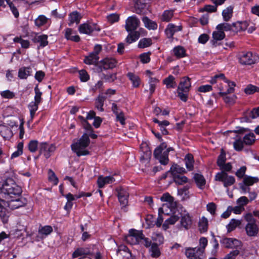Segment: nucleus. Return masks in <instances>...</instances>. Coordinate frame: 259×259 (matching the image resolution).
Masks as SVG:
<instances>
[{
  "mask_svg": "<svg viewBox=\"0 0 259 259\" xmlns=\"http://www.w3.org/2000/svg\"><path fill=\"white\" fill-rule=\"evenodd\" d=\"M89 137L95 139L98 136L93 133V132H90L88 134L84 133L79 140L71 144V149L77 156L80 157L90 154V151L86 149L90 143Z\"/></svg>",
  "mask_w": 259,
  "mask_h": 259,
  "instance_id": "1",
  "label": "nucleus"
},
{
  "mask_svg": "<svg viewBox=\"0 0 259 259\" xmlns=\"http://www.w3.org/2000/svg\"><path fill=\"white\" fill-rule=\"evenodd\" d=\"M125 241L131 245L140 244L146 248L150 247L151 245V240L145 237L142 231L131 229L129 234L125 237Z\"/></svg>",
  "mask_w": 259,
  "mask_h": 259,
  "instance_id": "2",
  "label": "nucleus"
},
{
  "mask_svg": "<svg viewBox=\"0 0 259 259\" xmlns=\"http://www.w3.org/2000/svg\"><path fill=\"white\" fill-rule=\"evenodd\" d=\"M0 190L2 193L10 196H19L22 193L21 188L19 186L12 178H7L3 182L0 183Z\"/></svg>",
  "mask_w": 259,
  "mask_h": 259,
  "instance_id": "3",
  "label": "nucleus"
},
{
  "mask_svg": "<svg viewBox=\"0 0 259 259\" xmlns=\"http://www.w3.org/2000/svg\"><path fill=\"white\" fill-rule=\"evenodd\" d=\"M174 150L172 147L167 148V144L163 142L155 149L153 155L161 164L166 165L169 161V152Z\"/></svg>",
  "mask_w": 259,
  "mask_h": 259,
  "instance_id": "4",
  "label": "nucleus"
},
{
  "mask_svg": "<svg viewBox=\"0 0 259 259\" xmlns=\"http://www.w3.org/2000/svg\"><path fill=\"white\" fill-rule=\"evenodd\" d=\"M191 87L190 78L187 76L183 77L178 85L177 93L180 99L186 102L188 99V94Z\"/></svg>",
  "mask_w": 259,
  "mask_h": 259,
  "instance_id": "5",
  "label": "nucleus"
},
{
  "mask_svg": "<svg viewBox=\"0 0 259 259\" xmlns=\"http://www.w3.org/2000/svg\"><path fill=\"white\" fill-rule=\"evenodd\" d=\"M235 86L234 82H229L228 83V89L226 92H223V89H220L221 92H219V95L223 97L224 100L226 103L232 105L236 101V97L235 95H232L231 96H228V94H231L234 92V87Z\"/></svg>",
  "mask_w": 259,
  "mask_h": 259,
  "instance_id": "6",
  "label": "nucleus"
},
{
  "mask_svg": "<svg viewBox=\"0 0 259 259\" xmlns=\"http://www.w3.org/2000/svg\"><path fill=\"white\" fill-rule=\"evenodd\" d=\"M214 180L223 183L225 187H228L234 184L235 179L234 177L229 176L226 172H218L215 176Z\"/></svg>",
  "mask_w": 259,
  "mask_h": 259,
  "instance_id": "7",
  "label": "nucleus"
},
{
  "mask_svg": "<svg viewBox=\"0 0 259 259\" xmlns=\"http://www.w3.org/2000/svg\"><path fill=\"white\" fill-rule=\"evenodd\" d=\"M117 64L116 60L113 58H106L101 60L97 65L99 72L114 68Z\"/></svg>",
  "mask_w": 259,
  "mask_h": 259,
  "instance_id": "8",
  "label": "nucleus"
},
{
  "mask_svg": "<svg viewBox=\"0 0 259 259\" xmlns=\"http://www.w3.org/2000/svg\"><path fill=\"white\" fill-rule=\"evenodd\" d=\"M55 149L56 147L54 144H49L47 142H42L39 145V154H44L46 158H49Z\"/></svg>",
  "mask_w": 259,
  "mask_h": 259,
  "instance_id": "9",
  "label": "nucleus"
},
{
  "mask_svg": "<svg viewBox=\"0 0 259 259\" xmlns=\"http://www.w3.org/2000/svg\"><path fill=\"white\" fill-rule=\"evenodd\" d=\"M140 25V20L135 16L127 18L125 21V28L127 32L136 31V30Z\"/></svg>",
  "mask_w": 259,
  "mask_h": 259,
  "instance_id": "10",
  "label": "nucleus"
},
{
  "mask_svg": "<svg viewBox=\"0 0 259 259\" xmlns=\"http://www.w3.org/2000/svg\"><path fill=\"white\" fill-rule=\"evenodd\" d=\"M78 30L80 33L90 34L95 31H100V28L97 24L85 23L79 26Z\"/></svg>",
  "mask_w": 259,
  "mask_h": 259,
  "instance_id": "11",
  "label": "nucleus"
},
{
  "mask_svg": "<svg viewBox=\"0 0 259 259\" xmlns=\"http://www.w3.org/2000/svg\"><path fill=\"white\" fill-rule=\"evenodd\" d=\"M185 254L189 259H202L204 256L197 247H186Z\"/></svg>",
  "mask_w": 259,
  "mask_h": 259,
  "instance_id": "12",
  "label": "nucleus"
},
{
  "mask_svg": "<svg viewBox=\"0 0 259 259\" xmlns=\"http://www.w3.org/2000/svg\"><path fill=\"white\" fill-rule=\"evenodd\" d=\"M117 193V197L120 204L123 206H126L128 203V198L129 197V193L126 188L122 187H118L116 189Z\"/></svg>",
  "mask_w": 259,
  "mask_h": 259,
  "instance_id": "13",
  "label": "nucleus"
},
{
  "mask_svg": "<svg viewBox=\"0 0 259 259\" xmlns=\"http://www.w3.org/2000/svg\"><path fill=\"white\" fill-rule=\"evenodd\" d=\"M239 62L243 65H251L254 63L255 61L253 58L252 53L248 52L242 53L240 57Z\"/></svg>",
  "mask_w": 259,
  "mask_h": 259,
  "instance_id": "14",
  "label": "nucleus"
},
{
  "mask_svg": "<svg viewBox=\"0 0 259 259\" xmlns=\"http://www.w3.org/2000/svg\"><path fill=\"white\" fill-rule=\"evenodd\" d=\"M221 243L225 247L229 248H237L241 246V242L233 238H224Z\"/></svg>",
  "mask_w": 259,
  "mask_h": 259,
  "instance_id": "15",
  "label": "nucleus"
},
{
  "mask_svg": "<svg viewBox=\"0 0 259 259\" xmlns=\"http://www.w3.org/2000/svg\"><path fill=\"white\" fill-rule=\"evenodd\" d=\"M48 35L46 34L36 35L33 37L32 40L33 42L39 44L37 49H39L41 48L45 47L48 45Z\"/></svg>",
  "mask_w": 259,
  "mask_h": 259,
  "instance_id": "16",
  "label": "nucleus"
},
{
  "mask_svg": "<svg viewBox=\"0 0 259 259\" xmlns=\"http://www.w3.org/2000/svg\"><path fill=\"white\" fill-rule=\"evenodd\" d=\"M180 224L181 227L185 229L188 230L191 227L192 219L188 213L181 214Z\"/></svg>",
  "mask_w": 259,
  "mask_h": 259,
  "instance_id": "17",
  "label": "nucleus"
},
{
  "mask_svg": "<svg viewBox=\"0 0 259 259\" xmlns=\"http://www.w3.org/2000/svg\"><path fill=\"white\" fill-rule=\"evenodd\" d=\"M182 30V26L181 25L177 26L174 24H169L166 29L165 33L168 38H171L173 37L174 34Z\"/></svg>",
  "mask_w": 259,
  "mask_h": 259,
  "instance_id": "18",
  "label": "nucleus"
},
{
  "mask_svg": "<svg viewBox=\"0 0 259 259\" xmlns=\"http://www.w3.org/2000/svg\"><path fill=\"white\" fill-rule=\"evenodd\" d=\"M246 234L249 236H254L258 232V227L256 223H247L245 226Z\"/></svg>",
  "mask_w": 259,
  "mask_h": 259,
  "instance_id": "19",
  "label": "nucleus"
},
{
  "mask_svg": "<svg viewBox=\"0 0 259 259\" xmlns=\"http://www.w3.org/2000/svg\"><path fill=\"white\" fill-rule=\"evenodd\" d=\"M115 179L112 176H100L98 178L97 184L100 188H103L106 184H111L115 182Z\"/></svg>",
  "mask_w": 259,
  "mask_h": 259,
  "instance_id": "20",
  "label": "nucleus"
},
{
  "mask_svg": "<svg viewBox=\"0 0 259 259\" xmlns=\"http://www.w3.org/2000/svg\"><path fill=\"white\" fill-rule=\"evenodd\" d=\"M225 37V34L224 32H223L221 30H217V31L213 32V40H211L212 45L214 47H216L219 45L217 41L223 39Z\"/></svg>",
  "mask_w": 259,
  "mask_h": 259,
  "instance_id": "21",
  "label": "nucleus"
},
{
  "mask_svg": "<svg viewBox=\"0 0 259 259\" xmlns=\"http://www.w3.org/2000/svg\"><path fill=\"white\" fill-rule=\"evenodd\" d=\"M8 207L11 209H15L23 206L25 203L22 201V199L17 198L15 199H11L8 201Z\"/></svg>",
  "mask_w": 259,
  "mask_h": 259,
  "instance_id": "22",
  "label": "nucleus"
},
{
  "mask_svg": "<svg viewBox=\"0 0 259 259\" xmlns=\"http://www.w3.org/2000/svg\"><path fill=\"white\" fill-rule=\"evenodd\" d=\"M160 200L162 201L168 202L171 209L176 207L177 203L174 201V198L168 193H164L161 197Z\"/></svg>",
  "mask_w": 259,
  "mask_h": 259,
  "instance_id": "23",
  "label": "nucleus"
},
{
  "mask_svg": "<svg viewBox=\"0 0 259 259\" xmlns=\"http://www.w3.org/2000/svg\"><path fill=\"white\" fill-rule=\"evenodd\" d=\"M153 121L158 124V126L160 128V130L161 131V132L163 135H166L168 134V132L167 130L165 128V126H166L169 124V122L168 121H167V120L160 121V120H158L157 118H153Z\"/></svg>",
  "mask_w": 259,
  "mask_h": 259,
  "instance_id": "24",
  "label": "nucleus"
},
{
  "mask_svg": "<svg viewBox=\"0 0 259 259\" xmlns=\"http://www.w3.org/2000/svg\"><path fill=\"white\" fill-rule=\"evenodd\" d=\"M32 70L30 67H23L19 69L18 77L21 79H26L28 76L31 75Z\"/></svg>",
  "mask_w": 259,
  "mask_h": 259,
  "instance_id": "25",
  "label": "nucleus"
},
{
  "mask_svg": "<svg viewBox=\"0 0 259 259\" xmlns=\"http://www.w3.org/2000/svg\"><path fill=\"white\" fill-rule=\"evenodd\" d=\"M142 20L144 24L145 27L147 29L149 30H155L157 28V23L155 21L150 20L147 16L143 17Z\"/></svg>",
  "mask_w": 259,
  "mask_h": 259,
  "instance_id": "26",
  "label": "nucleus"
},
{
  "mask_svg": "<svg viewBox=\"0 0 259 259\" xmlns=\"http://www.w3.org/2000/svg\"><path fill=\"white\" fill-rule=\"evenodd\" d=\"M134 2L135 12L138 14H141L146 6V3L143 0H134Z\"/></svg>",
  "mask_w": 259,
  "mask_h": 259,
  "instance_id": "27",
  "label": "nucleus"
},
{
  "mask_svg": "<svg viewBox=\"0 0 259 259\" xmlns=\"http://www.w3.org/2000/svg\"><path fill=\"white\" fill-rule=\"evenodd\" d=\"M129 33L125 38V41L127 44H130L137 40L140 36L139 31H130Z\"/></svg>",
  "mask_w": 259,
  "mask_h": 259,
  "instance_id": "28",
  "label": "nucleus"
},
{
  "mask_svg": "<svg viewBox=\"0 0 259 259\" xmlns=\"http://www.w3.org/2000/svg\"><path fill=\"white\" fill-rule=\"evenodd\" d=\"M127 76L132 83V85L134 88H138L140 86L141 83V79L139 76L135 74L128 72L127 74Z\"/></svg>",
  "mask_w": 259,
  "mask_h": 259,
  "instance_id": "29",
  "label": "nucleus"
},
{
  "mask_svg": "<svg viewBox=\"0 0 259 259\" xmlns=\"http://www.w3.org/2000/svg\"><path fill=\"white\" fill-rule=\"evenodd\" d=\"M79 256H93V254L92 253L90 252L89 251L82 248H78L76 249L72 254V257L76 258L78 257Z\"/></svg>",
  "mask_w": 259,
  "mask_h": 259,
  "instance_id": "30",
  "label": "nucleus"
},
{
  "mask_svg": "<svg viewBox=\"0 0 259 259\" xmlns=\"http://www.w3.org/2000/svg\"><path fill=\"white\" fill-rule=\"evenodd\" d=\"M72 29L67 28L65 30V37L68 40H71L73 41L78 42L80 40V37L77 35H72V34H75Z\"/></svg>",
  "mask_w": 259,
  "mask_h": 259,
  "instance_id": "31",
  "label": "nucleus"
},
{
  "mask_svg": "<svg viewBox=\"0 0 259 259\" xmlns=\"http://www.w3.org/2000/svg\"><path fill=\"white\" fill-rule=\"evenodd\" d=\"M169 171L172 176L179 175L186 172V170L184 167H181L177 164H174L170 167Z\"/></svg>",
  "mask_w": 259,
  "mask_h": 259,
  "instance_id": "32",
  "label": "nucleus"
},
{
  "mask_svg": "<svg viewBox=\"0 0 259 259\" xmlns=\"http://www.w3.org/2000/svg\"><path fill=\"white\" fill-rule=\"evenodd\" d=\"M106 99V97L99 95L95 100V107L100 111L103 112L104 111L103 105Z\"/></svg>",
  "mask_w": 259,
  "mask_h": 259,
  "instance_id": "33",
  "label": "nucleus"
},
{
  "mask_svg": "<svg viewBox=\"0 0 259 259\" xmlns=\"http://www.w3.org/2000/svg\"><path fill=\"white\" fill-rule=\"evenodd\" d=\"M80 19L81 17L77 12H73L69 15V23L68 25L71 26L74 23H76L77 24L79 23Z\"/></svg>",
  "mask_w": 259,
  "mask_h": 259,
  "instance_id": "34",
  "label": "nucleus"
},
{
  "mask_svg": "<svg viewBox=\"0 0 259 259\" xmlns=\"http://www.w3.org/2000/svg\"><path fill=\"white\" fill-rule=\"evenodd\" d=\"M99 56L96 55L93 53H91L88 56H86L84 59V62L88 65L96 64L99 60Z\"/></svg>",
  "mask_w": 259,
  "mask_h": 259,
  "instance_id": "35",
  "label": "nucleus"
},
{
  "mask_svg": "<svg viewBox=\"0 0 259 259\" xmlns=\"http://www.w3.org/2000/svg\"><path fill=\"white\" fill-rule=\"evenodd\" d=\"M163 83L166 85L167 88H175L177 87V83L175 81V78L171 75L163 80Z\"/></svg>",
  "mask_w": 259,
  "mask_h": 259,
  "instance_id": "36",
  "label": "nucleus"
},
{
  "mask_svg": "<svg viewBox=\"0 0 259 259\" xmlns=\"http://www.w3.org/2000/svg\"><path fill=\"white\" fill-rule=\"evenodd\" d=\"M173 53L178 58H183L186 56L185 49L181 46L175 47L173 49Z\"/></svg>",
  "mask_w": 259,
  "mask_h": 259,
  "instance_id": "37",
  "label": "nucleus"
},
{
  "mask_svg": "<svg viewBox=\"0 0 259 259\" xmlns=\"http://www.w3.org/2000/svg\"><path fill=\"white\" fill-rule=\"evenodd\" d=\"M50 19L44 15L39 16L35 20V24L36 26L40 27L50 23Z\"/></svg>",
  "mask_w": 259,
  "mask_h": 259,
  "instance_id": "38",
  "label": "nucleus"
},
{
  "mask_svg": "<svg viewBox=\"0 0 259 259\" xmlns=\"http://www.w3.org/2000/svg\"><path fill=\"white\" fill-rule=\"evenodd\" d=\"M194 179L198 187L202 189L206 183L204 177L201 175L196 174L194 175Z\"/></svg>",
  "mask_w": 259,
  "mask_h": 259,
  "instance_id": "39",
  "label": "nucleus"
},
{
  "mask_svg": "<svg viewBox=\"0 0 259 259\" xmlns=\"http://www.w3.org/2000/svg\"><path fill=\"white\" fill-rule=\"evenodd\" d=\"M150 247H151L149 250L151 256L153 257H159L161 253L158 245L155 243H151Z\"/></svg>",
  "mask_w": 259,
  "mask_h": 259,
  "instance_id": "40",
  "label": "nucleus"
},
{
  "mask_svg": "<svg viewBox=\"0 0 259 259\" xmlns=\"http://www.w3.org/2000/svg\"><path fill=\"white\" fill-rule=\"evenodd\" d=\"M174 16V10H165L160 18L162 21L163 22H169L171 20V18Z\"/></svg>",
  "mask_w": 259,
  "mask_h": 259,
  "instance_id": "41",
  "label": "nucleus"
},
{
  "mask_svg": "<svg viewBox=\"0 0 259 259\" xmlns=\"http://www.w3.org/2000/svg\"><path fill=\"white\" fill-rule=\"evenodd\" d=\"M233 10V7L232 6H229L223 11L222 16L224 21L226 22L229 21V20L232 17Z\"/></svg>",
  "mask_w": 259,
  "mask_h": 259,
  "instance_id": "42",
  "label": "nucleus"
},
{
  "mask_svg": "<svg viewBox=\"0 0 259 259\" xmlns=\"http://www.w3.org/2000/svg\"><path fill=\"white\" fill-rule=\"evenodd\" d=\"M179 220V217L177 215H172L168 219L166 220L162 225V228L163 230H166L168 228L169 225H173Z\"/></svg>",
  "mask_w": 259,
  "mask_h": 259,
  "instance_id": "43",
  "label": "nucleus"
},
{
  "mask_svg": "<svg viewBox=\"0 0 259 259\" xmlns=\"http://www.w3.org/2000/svg\"><path fill=\"white\" fill-rule=\"evenodd\" d=\"M232 31L234 32H238L240 31H243L246 29V23L237 22L232 24Z\"/></svg>",
  "mask_w": 259,
  "mask_h": 259,
  "instance_id": "44",
  "label": "nucleus"
},
{
  "mask_svg": "<svg viewBox=\"0 0 259 259\" xmlns=\"http://www.w3.org/2000/svg\"><path fill=\"white\" fill-rule=\"evenodd\" d=\"M186 167L189 170H192L193 169L194 158L191 154H188L186 155L184 159Z\"/></svg>",
  "mask_w": 259,
  "mask_h": 259,
  "instance_id": "45",
  "label": "nucleus"
},
{
  "mask_svg": "<svg viewBox=\"0 0 259 259\" xmlns=\"http://www.w3.org/2000/svg\"><path fill=\"white\" fill-rule=\"evenodd\" d=\"M259 179L257 177L245 176L243 179V184L246 186H252L254 183H257Z\"/></svg>",
  "mask_w": 259,
  "mask_h": 259,
  "instance_id": "46",
  "label": "nucleus"
},
{
  "mask_svg": "<svg viewBox=\"0 0 259 259\" xmlns=\"http://www.w3.org/2000/svg\"><path fill=\"white\" fill-rule=\"evenodd\" d=\"M208 241L206 238L202 237H201L199 240V245L197 247L199 251H201L202 253L204 255L205 249L207 245Z\"/></svg>",
  "mask_w": 259,
  "mask_h": 259,
  "instance_id": "47",
  "label": "nucleus"
},
{
  "mask_svg": "<svg viewBox=\"0 0 259 259\" xmlns=\"http://www.w3.org/2000/svg\"><path fill=\"white\" fill-rule=\"evenodd\" d=\"M244 144L250 145L252 144L255 141V136L253 133H250L246 135L243 139Z\"/></svg>",
  "mask_w": 259,
  "mask_h": 259,
  "instance_id": "48",
  "label": "nucleus"
},
{
  "mask_svg": "<svg viewBox=\"0 0 259 259\" xmlns=\"http://www.w3.org/2000/svg\"><path fill=\"white\" fill-rule=\"evenodd\" d=\"M241 224V221L239 220L232 219L229 224L227 226L228 232L234 230L237 226Z\"/></svg>",
  "mask_w": 259,
  "mask_h": 259,
  "instance_id": "49",
  "label": "nucleus"
},
{
  "mask_svg": "<svg viewBox=\"0 0 259 259\" xmlns=\"http://www.w3.org/2000/svg\"><path fill=\"white\" fill-rule=\"evenodd\" d=\"M152 45V39L150 38H144L141 39L138 43L139 48H145Z\"/></svg>",
  "mask_w": 259,
  "mask_h": 259,
  "instance_id": "50",
  "label": "nucleus"
},
{
  "mask_svg": "<svg viewBox=\"0 0 259 259\" xmlns=\"http://www.w3.org/2000/svg\"><path fill=\"white\" fill-rule=\"evenodd\" d=\"M199 229L201 233H204L208 229V221L206 218H202L199 223Z\"/></svg>",
  "mask_w": 259,
  "mask_h": 259,
  "instance_id": "51",
  "label": "nucleus"
},
{
  "mask_svg": "<svg viewBox=\"0 0 259 259\" xmlns=\"http://www.w3.org/2000/svg\"><path fill=\"white\" fill-rule=\"evenodd\" d=\"M0 133L4 138H8L12 136L11 130L4 125H0Z\"/></svg>",
  "mask_w": 259,
  "mask_h": 259,
  "instance_id": "52",
  "label": "nucleus"
},
{
  "mask_svg": "<svg viewBox=\"0 0 259 259\" xmlns=\"http://www.w3.org/2000/svg\"><path fill=\"white\" fill-rule=\"evenodd\" d=\"M53 232V228L51 226H45L40 227L38 230V233L40 235L48 236Z\"/></svg>",
  "mask_w": 259,
  "mask_h": 259,
  "instance_id": "53",
  "label": "nucleus"
},
{
  "mask_svg": "<svg viewBox=\"0 0 259 259\" xmlns=\"http://www.w3.org/2000/svg\"><path fill=\"white\" fill-rule=\"evenodd\" d=\"M39 104L37 103L31 102L28 105V108L30 110V117L31 119H32L35 115L36 111L38 109V106Z\"/></svg>",
  "mask_w": 259,
  "mask_h": 259,
  "instance_id": "54",
  "label": "nucleus"
},
{
  "mask_svg": "<svg viewBox=\"0 0 259 259\" xmlns=\"http://www.w3.org/2000/svg\"><path fill=\"white\" fill-rule=\"evenodd\" d=\"M217 30H221L223 32L224 31H232V24L228 23H223L217 25Z\"/></svg>",
  "mask_w": 259,
  "mask_h": 259,
  "instance_id": "55",
  "label": "nucleus"
},
{
  "mask_svg": "<svg viewBox=\"0 0 259 259\" xmlns=\"http://www.w3.org/2000/svg\"><path fill=\"white\" fill-rule=\"evenodd\" d=\"M158 82V80L155 77H150V79H149V90L150 95H152V94L154 92L156 84Z\"/></svg>",
  "mask_w": 259,
  "mask_h": 259,
  "instance_id": "56",
  "label": "nucleus"
},
{
  "mask_svg": "<svg viewBox=\"0 0 259 259\" xmlns=\"http://www.w3.org/2000/svg\"><path fill=\"white\" fill-rule=\"evenodd\" d=\"M174 182L178 185H183L187 182L188 179L184 176L177 175L173 177Z\"/></svg>",
  "mask_w": 259,
  "mask_h": 259,
  "instance_id": "57",
  "label": "nucleus"
},
{
  "mask_svg": "<svg viewBox=\"0 0 259 259\" xmlns=\"http://www.w3.org/2000/svg\"><path fill=\"white\" fill-rule=\"evenodd\" d=\"M38 143L37 140H31L29 142L28 148L31 152H35L39 148Z\"/></svg>",
  "mask_w": 259,
  "mask_h": 259,
  "instance_id": "58",
  "label": "nucleus"
},
{
  "mask_svg": "<svg viewBox=\"0 0 259 259\" xmlns=\"http://www.w3.org/2000/svg\"><path fill=\"white\" fill-rule=\"evenodd\" d=\"M14 41L21 44V47L24 49H27L29 47V41L27 40H24L21 37H16L14 38Z\"/></svg>",
  "mask_w": 259,
  "mask_h": 259,
  "instance_id": "59",
  "label": "nucleus"
},
{
  "mask_svg": "<svg viewBox=\"0 0 259 259\" xmlns=\"http://www.w3.org/2000/svg\"><path fill=\"white\" fill-rule=\"evenodd\" d=\"M17 150L11 155V158H14L21 155L23 153V143L19 142L17 145Z\"/></svg>",
  "mask_w": 259,
  "mask_h": 259,
  "instance_id": "60",
  "label": "nucleus"
},
{
  "mask_svg": "<svg viewBox=\"0 0 259 259\" xmlns=\"http://www.w3.org/2000/svg\"><path fill=\"white\" fill-rule=\"evenodd\" d=\"M34 92H35V96H34V102L37 103L38 104H40L42 101V98H41L42 93L40 91L39 89H38V85H36L34 88Z\"/></svg>",
  "mask_w": 259,
  "mask_h": 259,
  "instance_id": "61",
  "label": "nucleus"
},
{
  "mask_svg": "<svg viewBox=\"0 0 259 259\" xmlns=\"http://www.w3.org/2000/svg\"><path fill=\"white\" fill-rule=\"evenodd\" d=\"M244 92L246 94L248 95L252 94L255 92H259V88L250 84L244 89Z\"/></svg>",
  "mask_w": 259,
  "mask_h": 259,
  "instance_id": "62",
  "label": "nucleus"
},
{
  "mask_svg": "<svg viewBox=\"0 0 259 259\" xmlns=\"http://www.w3.org/2000/svg\"><path fill=\"white\" fill-rule=\"evenodd\" d=\"M226 161V154L222 149L221 154L218 157L217 164L219 166H221L225 163Z\"/></svg>",
  "mask_w": 259,
  "mask_h": 259,
  "instance_id": "63",
  "label": "nucleus"
},
{
  "mask_svg": "<svg viewBox=\"0 0 259 259\" xmlns=\"http://www.w3.org/2000/svg\"><path fill=\"white\" fill-rule=\"evenodd\" d=\"M243 140L236 139L233 143L234 148L236 151H241L243 149Z\"/></svg>",
  "mask_w": 259,
  "mask_h": 259,
  "instance_id": "64",
  "label": "nucleus"
}]
</instances>
